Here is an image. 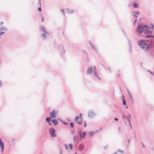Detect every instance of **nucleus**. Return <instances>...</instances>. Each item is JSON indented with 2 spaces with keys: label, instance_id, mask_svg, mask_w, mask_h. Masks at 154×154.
<instances>
[{
  "label": "nucleus",
  "instance_id": "obj_4",
  "mask_svg": "<svg viewBox=\"0 0 154 154\" xmlns=\"http://www.w3.org/2000/svg\"><path fill=\"white\" fill-rule=\"evenodd\" d=\"M92 72L94 73V75L99 79H100L99 78L97 75L96 72L95 71V66L91 67L87 70V73L90 74Z\"/></svg>",
  "mask_w": 154,
  "mask_h": 154
},
{
  "label": "nucleus",
  "instance_id": "obj_38",
  "mask_svg": "<svg viewBox=\"0 0 154 154\" xmlns=\"http://www.w3.org/2000/svg\"><path fill=\"white\" fill-rule=\"evenodd\" d=\"M75 154H77V153H75Z\"/></svg>",
  "mask_w": 154,
  "mask_h": 154
},
{
  "label": "nucleus",
  "instance_id": "obj_12",
  "mask_svg": "<svg viewBox=\"0 0 154 154\" xmlns=\"http://www.w3.org/2000/svg\"><path fill=\"white\" fill-rule=\"evenodd\" d=\"M95 114L92 112L90 111L88 113V116L90 118H92L94 116Z\"/></svg>",
  "mask_w": 154,
  "mask_h": 154
},
{
  "label": "nucleus",
  "instance_id": "obj_34",
  "mask_svg": "<svg viewBox=\"0 0 154 154\" xmlns=\"http://www.w3.org/2000/svg\"><path fill=\"white\" fill-rule=\"evenodd\" d=\"M119 131H120V128H119Z\"/></svg>",
  "mask_w": 154,
  "mask_h": 154
},
{
  "label": "nucleus",
  "instance_id": "obj_18",
  "mask_svg": "<svg viewBox=\"0 0 154 154\" xmlns=\"http://www.w3.org/2000/svg\"><path fill=\"white\" fill-rule=\"evenodd\" d=\"M139 14V13L138 12H135L134 13L133 15L134 16H135L136 17H137V16L138 15V14Z\"/></svg>",
  "mask_w": 154,
  "mask_h": 154
},
{
  "label": "nucleus",
  "instance_id": "obj_35",
  "mask_svg": "<svg viewBox=\"0 0 154 154\" xmlns=\"http://www.w3.org/2000/svg\"><path fill=\"white\" fill-rule=\"evenodd\" d=\"M136 20H135L134 22V24H135V21H136Z\"/></svg>",
  "mask_w": 154,
  "mask_h": 154
},
{
  "label": "nucleus",
  "instance_id": "obj_15",
  "mask_svg": "<svg viewBox=\"0 0 154 154\" xmlns=\"http://www.w3.org/2000/svg\"><path fill=\"white\" fill-rule=\"evenodd\" d=\"M41 28L43 31L45 33V34H43L42 35V36L44 37L45 38L46 37L45 34L47 33V32L45 30L44 28L43 27H42Z\"/></svg>",
  "mask_w": 154,
  "mask_h": 154
},
{
  "label": "nucleus",
  "instance_id": "obj_27",
  "mask_svg": "<svg viewBox=\"0 0 154 154\" xmlns=\"http://www.w3.org/2000/svg\"><path fill=\"white\" fill-rule=\"evenodd\" d=\"M152 29H153V27H154V26L152 24Z\"/></svg>",
  "mask_w": 154,
  "mask_h": 154
},
{
  "label": "nucleus",
  "instance_id": "obj_21",
  "mask_svg": "<svg viewBox=\"0 0 154 154\" xmlns=\"http://www.w3.org/2000/svg\"><path fill=\"white\" fill-rule=\"evenodd\" d=\"M70 126L71 128H73V123H71L70 124Z\"/></svg>",
  "mask_w": 154,
  "mask_h": 154
},
{
  "label": "nucleus",
  "instance_id": "obj_17",
  "mask_svg": "<svg viewBox=\"0 0 154 154\" xmlns=\"http://www.w3.org/2000/svg\"><path fill=\"white\" fill-rule=\"evenodd\" d=\"M52 122L54 124V125H56L57 124V122L55 119H53V120H52Z\"/></svg>",
  "mask_w": 154,
  "mask_h": 154
},
{
  "label": "nucleus",
  "instance_id": "obj_32",
  "mask_svg": "<svg viewBox=\"0 0 154 154\" xmlns=\"http://www.w3.org/2000/svg\"><path fill=\"white\" fill-rule=\"evenodd\" d=\"M43 21H44V19H43V18H42V22H43Z\"/></svg>",
  "mask_w": 154,
  "mask_h": 154
},
{
  "label": "nucleus",
  "instance_id": "obj_8",
  "mask_svg": "<svg viewBox=\"0 0 154 154\" xmlns=\"http://www.w3.org/2000/svg\"><path fill=\"white\" fill-rule=\"evenodd\" d=\"M122 117L123 119H127L129 120L128 121L130 123V126H131V123L130 121V119L131 117V115L130 113H128L127 115H126L125 114H124L122 116Z\"/></svg>",
  "mask_w": 154,
  "mask_h": 154
},
{
  "label": "nucleus",
  "instance_id": "obj_28",
  "mask_svg": "<svg viewBox=\"0 0 154 154\" xmlns=\"http://www.w3.org/2000/svg\"><path fill=\"white\" fill-rule=\"evenodd\" d=\"M114 119L116 121H117L118 120V119L117 118H115Z\"/></svg>",
  "mask_w": 154,
  "mask_h": 154
},
{
  "label": "nucleus",
  "instance_id": "obj_11",
  "mask_svg": "<svg viewBox=\"0 0 154 154\" xmlns=\"http://www.w3.org/2000/svg\"><path fill=\"white\" fill-rule=\"evenodd\" d=\"M79 133L80 136V138L81 139H83L85 138L86 134V133L85 132H83V134H82L81 131H79Z\"/></svg>",
  "mask_w": 154,
  "mask_h": 154
},
{
  "label": "nucleus",
  "instance_id": "obj_14",
  "mask_svg": "<svg viewBox=\"0 0 154 154\" xmlns=\"http://www.w3.org/2000/svg\"><path fill=\"white\" fill-rule=\"evenodd\" d=\"M73 141L74 142H75L77 141H78L80 140V137L79 138V137H76V136H74L73 137Z\"/></svg>",
  "mask_w": 154,
  "mask_h": 154
},
{
  "label": "nucleus",
  "instance_id": "obj_36",
  "mask_svg": "<svg viewBox=\"0 0 154 154\" xmlns=\"http://www.w3.org/2000/svg\"><path fill=\"white\" fill-rule=\"evenodd\" d=\"M68 13H71V12H69V11H68Z\"/></svg>",
  "mask_w": 154,
  "mask_h": 154
},
{
  "label": "nucleus",
  "instance_id": "obj_1",
  "mask_svg": "<svg viewBox=\"0 0 154 154\" xmlns=\"http://www.w3.org/2000/svg\"><path fill=\"white\" fill-rule=\"evenodd\" d=\"M147 42V41H144L142 40L138 42V43L140 48L145 51H148L150 48L151 46V44L148 45L146 43Z\"/></svg>",
  "mask_w": 154,
  "mask_h": 154
},
{
  "label": "nucleus",
  "instance_id": "obj_3",
  "mask_svg": "<svg viewBox=\"0 0 154 154\" xmlns=\"http://www.w3.org/2000/svg\"><path fill=\"white\" fill-rule=\"evenodd\" d=\"M146 26L140 25L138 26L136 29L137 32L139 35L141 34L143 31L145 29Z\"/></svg>",
  "mask_w": 154,
  "mask_h": 154
},
{
  "label": "nucleus",
  "instance_id": "obj_31",
  "mask_svg": "<svg viewBox=\"0 0 154 154\" xmlns=\"http://www.w3.org/2000/svg\"><path fill=\"white\" fill-rule=\"evenodd\" d=\"M61 11L63 13V10L61 9Z\"/></svg>",
  "mask_w": 154,
  "mask_h": 154
},
{
  "label": "nucleus",
  "instance_id": "obj_33",
  "mask_svg": "<svg viewBox=\"0 0 154 154\" xmlns=\"http://www.w3.org/2000/svg\"><path fill=\"white\" fill-rule=\"evenodd\" d=\"M2 85V83L0 81V86H1Z\"/></svg>",
  "mask_w": 154,
  "mask_h": 154
},
{
  "label": "nucleus",
  "instance_id": "obj_29",
  "mask_svg": "<svg viewBox=\"0 0 154 154\" xmlns=\"http://www.w3.org/2000/svg\"><path fill=\"white\" fill-rule=\"evenodd\" d=\"M150 72V73L151 74H152V75H154L153 73L152 72Z\"/></svg>",
  "mask_w": 154,
  "mask_h": 154
},
{
  "label": "nucleus",
  "instance_id": "obj_30",
  "mask_svg": "<svg viewBox=\"0 0 154 154\" xmlns=\"http://www.w3.org/2000/svg\"><path fill=\"white\" fill-rule=\"evenodd\" d=\"M62 123H63L64 124L66 125H67V124H66V123H65V122H62Z\"/></svg>",
  "mask_w": 154,
  "mask_h": 154
},
{
  "label": "nucleus",
  "instance_id": "obj_37",
  "mask_svg": "<svg viewBox=\"0 0 154 154\" xmlns=\"http://www.w3.org/2000/svg\"><path fill=\"white\" fill-rule=\"evenodd\" d=\"M1 23V24H2V23Z\"/></svg>",
  "mask_w": 154,
  "mask_h": 154
},
{
  "label": "nucleus",
  "instance_id": "obj_6",
  "mask_svg": "<svg viewBox=\"0 0 154 154\" xmlns=\"http://www.w3.org/2000/svg\"><path fill=\"white\" fill-rule=\"evenodd\" d=\"M79 115V117L76 116L75 117V121L78 124L81 125L82 120V114L80 113Z\"/></svg>",
  "mask_w": 154,
  "mask_h": 154
},
{
  "label": "nucleus",
  "instance_id": "obj_19",
  "mask_svg": "<svg viewBox=\"0 0 154 154\" xmlns=\"http://www.w3.org/2000/svg\"><path fill=\"white\" fill-rule=\"evenodd\" d=\"M133 6L134 8H137L138 7V5L136 3H134L133 4Z\"/></svg>",
  "mask_w": 154,
  "mask_h": 154
},
{
  "label": "nucleus",
  "instance_id": "obj_25",
  "mask_svg": "<svg viewBox=\"0 0 154 154\" xmlns=\"http://www.w3.org/2000/svg\"><path fill=\"white\" fill-rule=\"evenodd\" d=\"M38 10L39 11H41V7H39L38 8Z\"/></svg>",
  "mask_w": 154,
  "mask_h": 154
},
{
  "label": "nucleus",
  "instance_id": "obj_16",
  "mask_svg": "<svg viewBox=\"0 0 154 154\" xmlns=\"http://www.w3.org/2000/svg\"><path fill=\"white\" fill-rule=\"evenodd\" d=\"M122 100H123V103L124 105H126V102H125V99L124 97L123 96H122Z\"/></svg>",
  "mask_w": 154,
  "mask_h": 154
},
{
  "label": "nucleus",
  "instance_id": "obj_2",
  "mask_svg": "<svg viewBox=\"0 0 154 154\" xmlns=\"http://www.w3.org/2000/svg\"><path fill=\"white\" fill-rule=\"evenodd\" d=\"M57 112L55 111H53L52 112L50 113L51 116L50 117H47L46 119V120L47 122H48L49 124L51 125V124L50 122L51 119V118H54L56 117V113Z\"/></svg>",
  "mask_w": 154,
  "mask_h": 154
},
{
  "label": "nucleus",
  "instance_id": "obj_24",
  "mask_svg": "<svg viewBox=\"0 0 154 154\" xmlns=\"http://www.w3.org/2000/svg\"><path fill=\"white\" fill-rule=\"evenodd\" d=\"M87 125V123L86 122H84V127L85 128Z\"/></svg>",
  "mask_w": 154,
  "mask_h": 154
},
{
  "label": "nucleus",
  "instance_id": "obj_26",
  "mask_svg": "<svg viewBox=\"0 0 154 154\" xmlns=\"http://www.w3.org/2000/svg\"><path fill=\"white\" fill-rule=\"evenodd\" d=\"M125 105V106H126L125 108H128V106L126 104V105Z\"/></svg>",
  "mask_w": 154,
  "mask_h": 154
},
{
  "label": "nucleus",
  "instance_id": "obj_23",
  "mask_svg": "<svg viewBox=\"0 0 154 154\" xmlns=\"http://www.w3.org/2000/svg\"><path fill=\"white\" fill-rule=\"evenodd\" d=\"M129 97L130 98L131 100H132V97L131 95V94H129Z\"/></svg>",
  "mask_w": 154,
  "mask_h": 154
},
{
  "label": "nucleus",
  "instance_id": "obj_9",
  "mask_svg": "<svg viewBox=\"0 0 154 154\" xmlns=\"http://www.w3.org/2000/svg\"><path fill=\"white\" fill-rule=\"evenodd\" d=\"M0 146L1 148V152H3L4 150V145L1 138H0Z\"/></svg>",
  "mask_w": 154,
  "mask_h": 154
},
{
  "label": "nucleus",
  "instance_id": "obj_22",
  "mask_svg": "<svg viewBox=\"0 0 154 154\" xmlns=\"http://www.w3.org/2000/svg\"><path fill=\"white\" fill-rule=\"evenodd\" d=\"M89 134L90 136H91L94 134V133L93 132H90Z\"/></svg>",
  "mask_w": 154,
  "mask_h": 154
},
{
  "label": "nucleus",
  "instance_id": "obj_5",
  "mask_svg": "<svg viewBox=\"0 0 154 154\" xmlns=\"http://www.w3.org/2000/svg\"><path fill=\"white\" fill-rule=\"evenodd\" d=\"M150 29V27L149 26H146V27H145V29H146V30L145 31V33L147 34L148 35L147 36H146V38H148L149 37H153L154 38V36H153L152 35H149L151 34V31L149 30Z\"/></svg>",
  "mask_w": 154,
  "mask_h": 154
},
{
  "label": "nucleus",
  "instance_id": "obj_7",
  "mask_svg": "<svg viewBox=\"0 0 154 154\" xmlns=\"http://www.w3.org/2000/svg\"><path fill=\"white\" fill-rule=\"evenodd\" d=\"M49 131L52 137H56L57 135L55 134V131L53 128H51L50 129Z\"/></svg>",
  "mask_w": 154,
  "mask_h": 154
},
{
  "label": "nucleus",
  "instance_id": "obj_10",
  "mask_svg": "<svg viewBox=\"0 0 154 154\" xmlns=\"http://www.w3.org/2000/svg\"><path fill=\"white\" fill-rule=\"evenodd\" d=\"M65 146L66 149H70L71 150L72 148V144H69V145L66 144Z\"/></svg>",
  "mask_w": 154,
  "mask_h": 154
},
{
  "label": "nucleus",
  "instance_id": "obj_13",
  "mask_svg": "<svg viewBox=\"0 0 154 154\" xmlns=\"http://www.w3.org/2000/svg\"><path fill=\"white\" fill-rule=\"evenodd\" d=\"M6 29L5 28H3V27H2L1 28V29L0 30V36L2 34H4L5 33L4 32H2V30H6Z\"/></svg>",
  "mask_w": 154,
  "mask_h": 154
},
{
  "label": "nucleus",
  "instance_id": "obj_20",
  "mask_svg": "<svg viewBox=\"0 0 154 154\" xmlns=\"http://www.w3.org/2000/svg\"><path fill=\"white\" fill-rule=\"evenodd\" d=\"M84 148V146L82 145H80L79 146V148L80 149L82 150Z\"/></svg>",
  "mask_w": 154,
  "mask_h": 154
}]
</instances>
